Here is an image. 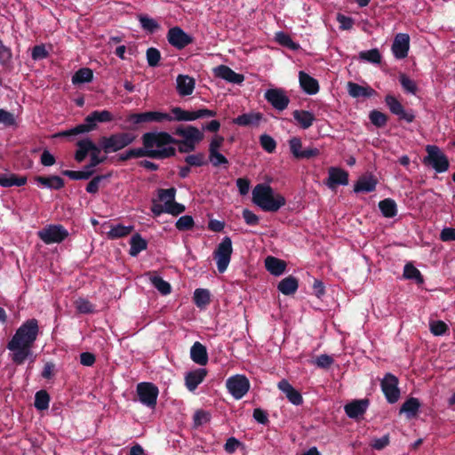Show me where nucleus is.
Masks as SVG:
<instances>
[{
  "label": "nucleus",
  "instance_id": "4be33fe9",
  "mask_svg": "<svg viewBox=\"0 0 455 455\" xmlns=\"http://www.w3.org/2000/svg\"><path fill=\"white\" fill-rule=\"evenodd\" d=\"M263 119V115L259 112L244 113L233 119V124L238 126H257Z\"/></svg>",
  "mask_w": 455,
  "mask_h": 455
},
{
  "label": "nucleus",
  "instance_id": "603ef678",
  "mask_svg": "<svg viewBox=\"0 0 455 455\" xmlns=\"http://www.w3.org/2000/svg\"><path fill=\"white\" fill-rule=\"evenodd\" d=\"M209 160L211 164L215 166H224L227 167L228 165V158L222 155L220 151L209 152Z\"/></svg>",
  "mask_w": 455,
  "mask_h": 455
},
{
  "label": "nucleus",
  "instance_id": "aec40b11",
  "mask_svg": "<svg viewBox=\"0 0 455 455\" xmlns=\"http://www.w3.org/2000/svg\"><path fill=\"white\" fill-rule=\"evenodd\" d=\"M76 147L77 149L75 154V159L78 163H82L92 151H98V146L90 138L78 140Z\"/></svg>",
  "mask_w": 455,
  "mask_h": 455
},
{
  "label": "nucleus",
  "instance_id": "c03bdc74",
  "mask_svg": "<svg viewBox=\"0 0 455 455\" xmlns=\"http://www.w3.org/2000/svg\"><path fill=\"white\" fill-rule=\"evenodd\" d=\"M94 171L88 169V166H84L82 171H64L63 174L68 176L71 180H88Z\"/></svg>",
  "mask_w": 455,
  "mask_h": 455
},
{
  "label": "nucleus",
  "instance_id": "f3484780",
  "mask_svg": "<svg viewBox=\"0 0 455 455\" xmlns=\"http://www.w3.org/2000/svg\"><path fill=\"white\" fill-rule=\"evenodd\" d=\"M409 48V35L404 33L397 34L392 44V52L394 56L398 60L404 59L408 55Z\"/></svg>",
  "mask_w": 455,
  "mask_h": 455
},
{
  "label": "nucleus",
  "instance_id": "5fc2aeb1",
  "mask_svg": "<svg viewBox=\"0 0 455 455\" xmlns=\"http://www.w3.org/2000/svg\"><path fill=\"white\" fill-rule=\"evenodd\" d=\"M172 113L173 115L172 116V121H193L192 111H186L179 107H175L172 109Z\"/></svg>",
  "mask_w": 455,
  "mask_h": 455
},
{
  "label": "nucleus",
  "instance_id": "0eeeda50",
  "mask_svg": "<svg viewBox=\"0 0 455 455\" xmlns=\"http://www.w3.org/2000/svg\"><path fill=\"white\" fill-rule=\"evenodd\" d=\"M233 252L232 241L229 236L222 238L213 251V258L216 260L217 269L220 273H224L231 260Z\"/></svg>",
  "mask_w": 455,
  "mask_h": 455
},
{
  "label": "nucleus",
  "instance_id": "8fccbe9b",
  "mask_svg": "<svg viewBox=\"0 0 455 455\" xmlns=\"http://www.w3.org/2000/svg\"><path fill=\"white\" fill-rule=\"evenodd\" d=\"M429 329L433 335L443 336L448 331V325L441 320H431L429 322Z\"/></svg>",
  "mask_w": 455,
  "mask_h": 455
},
{
  "label": "nucleus",
  "instance_id": "4468645a",
  "mask_svg": "<svg viewBox=\"0 0 455 455\" xmlns=\"http://www.w3.org/2000/svg\"><path fill=\"white\" fill-rule=\"evenodd\" d=\"M264 97L267 101L278 111L284 110L290 103V99L286 95L285 92L279 88L267 90Z\"/></svg>",
  "mask_w": 455,
  "mask_h": 455
},
{
  "label": "nucleus",
  "instance_id": "79ce46f5",
  "mask_svg": "<svg viewBox=\"0 0 455 455\" xmlns=\"http://www.w3.org/2000/svg\"><path fill=\"white\" fill-rule=\"evenodd\" d=\"M275 39L279 44L285 46L291 50L295 51L299 48V44L292 41L291 37L283 31L275 33Z\"/></svg>",
  "mask_w": 455,
  "mask_h": 455
},
{
  "label": "nucleus",
  "instance_id": "cd10ccee",
  "mask_svg": "<svg viewBox=\"0 0 455 455\" xmlns=\"http://www.w3.org/2000/svg\"><path fill=\"white\" fill-rule=\"evenodd\" d=\"M190 357L196 363L205 365L208 363L206 347L198 341L195 342L190 349Z\"/></svg>",
  "mask_w": 455,
  "mask_h": 455
},
{
  "label": "nucleus",
  "instance_id": "49530a36",
  "mask_svg": "<svg viewBox=\"0 0 455 455\" xmlns=\"http://www.w3.org/2000/svg\"><path fill=\"white\" fill-rule=\"evenodd\" d=\"M403 276L406 279L415 280L419 283H423L422 275L419 269H417L412 264L408 263L403 268Z\"/></svg>",
  "mask_w": 455,
  "mask_h": 455
},
{
  "label": "nucleus",
  "instance_id": "680f3d73",
  "mask_svg": "<svg viewBox=\"0 0 455 455\" xmlns=\"http://www.w3.org/2000/svg\"><path fill=\"white\" fill-rule=\"evenodd\" d=\"M147 156L145 147L142 148H132L126 151L124 155H122L121 159L122 160H127L130 158H139V157H144Z\"/></svg>",
  "mask_w": 455,
  "mask_h": 455
},
{
  "label": "nucleus",
  "instance_id": "bf43d9fd",
  "mask_svg": "<svg viewBox=\"0 0 455 455\" xmlns=\"http://www.w3.org/2000/svg\"><path fill=\"white\" fill-rule=\"evenodd\" d=\"M147 61L150 67H156L160 61L161 54L160 52L156 48H148L147 50Z\"/></svg>",
  "mask_w": 455,
  "mask_h": 455
},
{
  "label": "nucleus",
  "instance_id": "ea45409f",
  "mask_svg": "<svg viewBox=\"0 0 455 455\" xmlns=\"http://www.w3.org/2000/svg\"><path fill=\"white\" fill-rule=\"evenodd\" d=\"M139 21L141 28L148 33H155L160 28V24L155 19L148 15H140Z\"/></svg>",
  "mask_w": 455,
  "mask_h": 455
},
{
  "label": "nucleus",
  "instance_id": "5701e85b",
  "mask_svg": "<svg viewBox=\"0 0 455 455\" xmlns=\"http://www.w3.org/2000/svg\"><path fill=\"white\" fill-rule=\"evenodd\" d=\"M195 86V79L188 75H179L176 78V89L180 96L191 95Z\"/></svg>",
  "mask_w": 455,
  "mask_h": 455
},
{
  "label": "nucleus",
  "instance_id": "6ab92c4d",
  "mask_svg": "<svg viewBox=\"0 0 455 455\" xmlns=\"http://www.w3.org/2000/svg\"><path fill=\"white\" fill-rule=\"evenodd\" d=\"M368 406V399L354 400L345 405L344 411L348 418L356 419L365 413Z\"/></svg>",
  "mask_w": 455,
  "mask_h": 455
},
{
  "label": "nucleus",
  "instance_id": "0e129e2a",
  "mask_svg": "<svg viewBox=\"0 0 455 455\" xmlns=\"http://www.w3.org/2000/svg\"><path fill=\"white\" fill-rule=\"evenodd\" d=\"M211 415L204 411H197L193 417L194 426L199 427L210 421Z\"/></svg>",
  "mask_w": 455,
  "mask_h": 455
},
{
  "label": "nucleus",
  "instance_id": "9d476101",
  "mask_svg": "<svg viewBox=\"0 0 455 455\" xmlns=\"http://www.w3.org/2000/svg\"><path fill=\"white\" fill-rule=\"evenodd\" d=\"M136 391L139 401L145 406L154 409L156 405L159 390L156 386L149 382H141L137 385Z\"/></svg>",
  "mask_w": 455,
  "mask_h": 455
},
{
  "label": "nucleus",
  "instance_id": "39448f33",
  "mask_svg": "<svg viewBox=\"0 0 455 455\" xmlns=\"http://www.w3.org/2000/svg\"><path fill=\"white\" fill-rule=\"evenodd\" d=\"M136 139L132 132H116L100 139V147L107 154L116 153L131 145Z\"/></svg>",
  "mask_w": 455,
  "mask_h": 455
},
{
  "label": "nucleus",
  "instance_id": "864d4df0",
  "mask_svg": "<svg viewBox=\"0 0 455 455\" xmlns=\"http://www.w3.org/2000/svg\"><path fill=\"white\" fill-rule=\"evenodd\" d=\"M399 81L402 87L407 93L416 94L418 88L416 83L413 80H411L406 75H401L399 76Z\"/></svg>",
  "mask_w": 455,
  "mask_h": 455
},
{
  "label": "nucleus",
  "instance_id": "69168bd1",
  "mask_svg": "<svg viewBox=\"0 0 455 455\" xmlns=\"http://www.w3.org/2000/svg\"><path fill=\"white\" fill-rule=\"evenodd\" d=\"M76 308L82 314H89L94 310L93 305L84 299L76 300Z\"/></svg>",
  "mask_w": 455,
  "mask_h": 455
},
{
  "label": "nucleus",
  "instance_id": "a18cd8bd",
  "mask_svg": "<svg viewBox=\"0 0 455 455\" xmlns=\"http://www.w3.org/2000/svg\"><path fill=\"white\" fill-rule=\"evenodd\" d=\"M50 403V396L44 390H40L36 393L34 405L38 411H44L48 409Z\"/></svg>",
  "mask_w": 455,
  "mask_h": 455
},
{
  "label": "nucleus",
  "instance_id": "6e6552de",
  "mask_svg": "<svg viewBox=\"0 0 455 455\" xmlns=\"http://www.w3.org/2000/svg\"><path fill=\"white\" fill-rule=\"evenodd\" d=\"M175 134L181 136L180 151H190L195 148L196 143L200 142L203 139V132L194 126H182L180 125L175 130Z\"/></svg>",
  "mask_w": 455,
  "mask_h": 455
},
{
  "label": "nucleus",
  "instance_id": "b1692460",
  "mask_svg": "<svg viewBox=\"0 0 455 455\" xmlns=\"http://www.w3.org/2000/svg\"><path fill=\"white\" fill-rule=\"evenodd\" d=\"M207 371L205 369H196L188 372L185 376V384L189 391H194L204 381Z\"/></svg>",
  "mask_w": 455,
  "mask_h": 455
},
{
  "label": "nucleus",
  "instance_id": "2eb2a0df",
  "mask_svg": "<svg viewBox=\"0 0 455 455\" xmlns=\"http://www.w3.org/2000/svg\"><path fill=\"white\" fill-rule=\"evenodd\" d=\"M167 40L171 45L181 50L193 42V37L187 34L181 28L173 27L167 32Z\"/></svg>",
  "mask_w": 455,
  "mask_h": 455
},
{
  "label": "nucleus",
  "instance_id": "a19ab883",
  "mask_svg": "<svg viewBox=\"0 0 455 455\" xmlns=\"http://www.w3.org/2000/svg\"><path fill=\"white\" fill-rule=\"evenodd\" d=\"M132 226L117 224L111 227L110 230L108 232V236L111 239L124 237L128 235L132 232Z\"/></svg>",
  "mask_w": 455,
  "mask_h": 455
},
{
  "label": "nucleus",
  "instance_id": "dca6fc26",
  "mask_svg": "<svg viewBox=\"0 0 455 455\" xmlns=\"http://www.w3.org/2000/svg\"><path fill=\"white\" fill-rule=\"evenodd\" d=\"M331 189H335L337 186H346L348 184V173L339 167H331L328 171V179L325 182Z\"/></svg>",
  "mask_w": 455,
  "mask_h": 455
},
{
  "label": "nucleus",
  "instance_id": "37998d69",
  "mask_svg": "<svg viewBox=\"0 0 455 455\" xmlns=\"http://www.w3.org/2000/svg\"><path fill=\"white\" fill-rule=\"evenodd\" d=\"M130 254L137 256L141 251L147 248V242L140 235H135L131 239Z\"/></svg>",
  "mask_w": 455,
  "mask_h": 455
},
{
  "label": "nucleus",
  "instance_id": "7c9ffc66",
  "mask_svg": "<svg viewBox=\"0 0 455 455\" xmlns=\"http://www.w3.org/2000/svg\"><path fill=\"white\" fill-rule=\"evenodd\" d=\"M35 180L38 185L50 189L58 190L64 186V180L56 175L49 177L37 176L36 177Z\"/></svg>",
  "mask_w": 455,
  "mask_h": 455
},
{
  "label": "nucleus",
  "instance_id": "4c0bfd02",
  "mask_svg": "<svg viewBox=\"0 0 455 455\" xmlns=\"http://www.w3.org/2000/svg\"><path fill=\"white\" fill-rule=\"evenodd\" d=\"M93 72L91 68H83L77 70L72 76V83L79 84L84 83H90L92 81Z\"/></svg>",
  "mask_w": 455,
  "mask_h": 455
},
{
  "label": "nucleus",
  "instance_id": "7ed1b4c3",
  "mask_svg": "<svg viewBox=\"0 0 455 455\" xmlns=\"http://www.w3.org/2000/svg\"><path fill=\"white\" fill-rule=\"evenodd\" d=\"M177 190L175 188L167 189L158 188L156 198L152 199L151 212L155 216L168 213L177 216L185 212V206L175 201Z\"/></svg>",
  "mask_w": 455,
  "mask_h": 455
},
{
  "label": "nucleus",
  "instance_id": "f704fd0d",
  "mask_svg": "<svg viewBox=\"0 0 455 455\" xmlns=\"http://www.w3.org/2000/svg\"><path fill=\"white\" fill-rule=\"evenodd\" d=\"M143 123H162L164 121H172V115L160 111L143 112Z\"/></svg>",
  "mask_w": 455,
  "mask_h": 455
},
{
  "label": "nucleus",
  "instance_id": "09e8293b",
  "mask_svg": "<svg viewBox=\"0 0 455 455\" xmlns=\"http://www.w3.org/2000/svg\"><path fill=\"white\" fill-rule=\"evenodd\" d=\"M359 58L370 63L379 64L381 61V55L378 49L363 51L359 53Z\"/></svg>",
  "mask_w": 455,
  "mask_h": 455
},
{
  "label": "nucleus",
  "instance_id": "a211bd4d",
  "mask_svg": "<svg viewBox=\"0 0 455 455\" xmlns=\"http://www.w3.org/2000/svg\"><path fill=\"white\" fill-rule=\"evenodd\" d=\"M213 73L215 76L235 84H241L244 80L243 75L235 73L229 67L225 65L216 67L213 69Z\"/></svg>",
  "mask_w": 455,
  "mask_h": 455
},
{
  "label": "nucleus",
  "instance_id": "e2e57ef3",
  "mask_svg": "<svg viewBox=\"0 0 455 455\" xmlns=\"http://www.w3.org/2000/svg\"><path fill=\"white\" fill-rule=\"evenodd\" d=\"M370 120L377 127H382L387 123V116L378 110H372L370 113Z\"/></svg>",
  "mask_w": 455,
  "mask_h": 455
},
{
  "label": "nucleus",
  "instance_id": "e433bc0d",
  "mask_svg": "<svg viewBox=\"0 0 455 455\" xmlns=\"http://www.w3.org/2000/svg\"><path fill=\"white\" fill-rule=\"evenodd\" d=\"M419 407L420 403L419 399L411 397L403 403L400 409V413H404L407 418L411 419L417 414Z\"/></svg>",
  "mask_w": 455,
  "mask_h": 455
},
{
  "label": "nucleus",
  "instance_id": "c756f323",
  "mask_svg": "<svg viewBox=\"0 0 455 455\" xmlns=\"http://www.w3.org/2000/svg\"><path fill=\"white\" fill-rule=\"evenodd\" d=\"M292 116L296 123L304 130L312 126L315 120L314 114L307 110H295Z\"/></svg>",
  "mask_w": 455,
  "mask_h": 455
},
{
  "label": "nucleus",
  "instance_id": "6e6d98bb",
  "mask_svg": "<svg viewBox=\"0 0 455 455\" xmlns=\"http://www.w3.org/2000/svg\"><path fill=\"white\" fill-rule=\"evenodd\" d=\"M194 220L190 215L181 216L175 223L176 228L180 231L189 230L194 227Z\"/></svg>",
  "mask_w": 455,
  "mask_h": 455
},
{
  "label": "nucleus",
  "instance_id": "bb28decb",
  "mask_svg": "<svg viewBox=\"0 0 455 455\" xmlns=\"http://www.w3.org/2000/svg\"><path fill=\"white\" fill-rule=\"evenodd\" d=\"M114 120L113 114L108 110H95L85 117V122L92 124L93 130L97 126V123H108Z\"/></svg>",
  "mask_w": 455,
  "mask_h": 455
},
{
  "label": "nucleus",
  "instance_id": "9b49d317",
  "mask_svg": "<svg viewBox=\"0 0 455 455\" xmlns=\"http://www.w3.org/2000/svg\"><path fill=\"white\" fill-rule=\"evenodd\" d=\"M226 386L232 396L238 400L243 398L249 391L250 382L244 375L237 374L229 377L226 381Z\"/></svg>",
  "mask_w": 455,
  "mask_h": 455
},
{
  "label": "nucleus",
  "instance_id": "4d7b16f0",
  "mask_svg": "<svg viewBox=\"0 0 455 455\" xmlns=\"http://www.w3.org/2000/svg\"><path fill=\"white\" fill-rule=\"evenodd\" d=\"M259 143L267 153H273L276 148L275 140L267 134H262L259 137Z\"/></svg>",
  "mask_w": 455,
  "mask_h": 455
},
{
  "label": "nucleus",
  "instance_id": "393cba45",
  "mask_svg": "<svg viewBox=\"0 0 455 455\" xmlns=\"http://www.w3.org/2000/svg\"><path fill=\"white\" fill-rule=\"evenodd\" d=\"M299 80L300 87L306 93L313 95L318 92L319 84L317 80L310 76L308 74L304 71H299Z\"/></svg>",
  "mask_w": 455,
  "mask_h": 455
},
{
  "label": "nucleus",
  "instance_id": "c9c22d12",
  "mask_svg": "<svg viewBox=\"0 0 455 455\" xmlns=\"http://www.w3.org/2000/svg\"><path fill=\"white\" fill-rule=\"evenodd\" d=\"M379 208L386 218H393L397 214V205L395 200L386 198L379 203Z\"/></svg>",
  "mask_w": 455,
  "mask_h": 455
},
{
  "label": "nucleus",
  "instance_id": "412c9836",
  "mask_svg": "<svg viewBox=\"0 0 455 455\" xmlns=\"http://www.w3.org/2000/svg\"><path fill=\"white\" fill-rule=\"evenodd\" d=\"M278 388L286 395L290 403L294 405H300L303 398L299 391H297L286 379H282L277 384Z\"/></svg>",
  "mask_w": 455,
  "mask_h": 455
},
{
  "label": "nucleus",
  "instance_id": "774afa93",
  "mask_svg": "<svg viewBox=\"0 0 455 455\" xmlns=\"http://www.w3.org/2000/svg\"><path fill=\"white\" fill-rule=\"evenodd\" d=\"M47 56L48 52L43 44L36 45L32 49L31 57L34 60L45 59Z\"/></svg>",
  "mask_w": 455,
  "mask_h": 455
},
{
  "label": "nucleus",
  "instance_id": "1a4fd4ad",
  "mask_svg": "<svg viewBox=\"0 0 455 455\" xmlns=\"http://www.w3.org/2000/svg\"><path fill=\"white\" fill-rule=\"evenodd\" d=\"M38 237L46 244L60 243L68 236V231L61 225H47L37 232Z\"/></svg>",
  "mask_w": 455,
  "mask_h": 455
},
{
  "label": "nucleus",
  "instance_id": "f257e3e1",
  "mask_svg": "<svg viewBox=\"0 0 455 455\" xmlns=\"http://www.w3.org/2000/svg\"><path fill=\"white\" fill-rule=\"evenodd\" d=\"M39 327L36 319L24 322L15 331L7 343L12 361L16 364H23L27 360L35 361L32 347L38 336Z\"/></svg>",
  "mask_w": 455,
  "mask_h": 455
},
{
  "label": "nucleus",
  "instance_id": "de8ad7c7",
  "mask_svg": "<svg viewBox=\"0 0 455 455\" xmlns=\"http://www.w3.org/2000/svg\"><path fill=\"white\" fill-rule=\"evenodd\" d=\"M194 301L199 307H205L210 302V292L206 289H196L194 292Z\"/></svg>",
  "mask_w": 455,
  "mask_h": 455
},
{
  "label": "nucleus",
  "instance_id": "052dcab7",
  "mask_svg": "<svg viewBox=\"0 0 455 455\" xmlns=\"http://www.w3.org/2000/svg\"><path fill=\"white\" fill-rule=\"evenodd\" d=\"M385 102L391 113L395 116L397 113L401 112V109L403 108V105L392 95H387Z\"/></svg>",
  "mask_w": 455,
  "mask_h": 455
},
{
  "label": "nucleus",
  "instance_id": "72a5a7b5",
  "mask_svg": "<svg viewBox=\"0 0 455 455\" xmlns=\"http://www.w3.org/2000/svg\"><path fill=\"white\" fill-rule=\"evenodd\" d=\"M27 182L25 176L18 177L13 173H0V186L10 188L12 186L21 187Z\"/></svg>",
  "mask_w": 455,
  "mask_h": 455
},
{
  "label": "nucleus",
  "instance_id": "2f4dec72",
  "mask_svg": "<svg viewBox=\"0 0 455 455\" xmlns=\"http://www.w3.org/2000/svg\"><path fill=\"white\" fill-rule=\"evenodd\" d=\"M377 186V180L373 176H363L361 177L355 185V192H372L375 190Z\"/></svg>",
  "mask_w": 455,
  "mask_h": 455
},
{
  "label": "nucleus",
  "instance_id": "3c124183",
  "mask_svg": "<svg viewBox=\"0 0 455 455\" xmlns=\"http://www.w3.org/2000/svg\"><path fill=\"white\" fill-rule=\"evenodd\" d=\"M91 126H92L91 124L86 123L84 121V124H78L70 130H68V131H65V132L60 133L59 135L60 136H68V135H76V134L86 133L91 131H93V128H91Z\"/></svg>",
  "mask_w": 455,
  "mask_h": 455
},
{
  "label": "nucleus",
  "instance_id": "423d86ee",
  "mask_svg": "<svg viewBox=\"0 0 455 455\" xmlns=\"http://www.w3.org/2000/svg\"><path fill=\"white\" fill-rule=\"evenodd\" d=\"M427 156L423 159L425 165L433 168L437 173L448 171L450 163L444 153L435 145L426 147Z\"/></svg>",
  "mask_w": 455,
  "mask_h": 455
},
{
  "label": "nucleus",
  "instance_id": "ddd939ff",
  "mask_svg": "<svg viewBox=\"0 0 455 455\" xmlns=\"http://www.w3.org/2000/svg\"><path fill=\"white\" fill-rule=\"evenodd\" d=\"M381 389L388 403H395L398 401L400 391L398 388V379L395 376L387 373L381 380Z\"/></svg>",
  "mask_w": 455,
  "mask_h": 455
},
{
  "label": "nucleus",
  "instance_id": "f03ea898",
  "mask_svg": "<svg viewBox=\"0 0 455 455\" xmlns=\"http://www.w3.org/2000/svg\"><path fill=\"white\" fill-rule=\"evenodd\" d=\"M147 156L155 159H164L175 155L174 146L178 143L172 135L165 132H148L141 137Z\"/></svg>",
  "mask_w": 455,
  "mask_h": 455
},
{
  "label": "nucleus",
  "instance_id": "20e7f679",
  "mask_svg": "<svg viewBox=\"0 0 455 455\" xmlns=\"http://www.w3.org/2000/svg\"><path fill=\"white\" fill-rule=\"evenodd\" d=\"M252 202L265 212H275L285 204V198L267 184H258L252 190Z\"/></svg>",
  "mask_w": 455,
  "mask_h": 455
},
{
  "label": "nucleus",
  "instance_id": "c85d7f7f",
  "mask_svg": "<svg viewBox=\"0 0 455 455\" xmlns=\"http://www.w3.org/2000/svg\"><path fill=\"white\" fill-rule=\"evenodd\" d=\"M265 267L270 274L279 276L285 271L286 263L282 259L268 256L265 259Z\"/></svg>",
  "mask_w": 455,
  "mask_h": 455
},
{
  "label": "nucleus",
  "instance_id": "a878e982",
  "mask_svg": "<svg viewBox=\"0 0 455 455\" xmlns=\"http://www.w3.org/2000/svg\"><path fill=\"white\" fill-rule=\"evenodd\" d=\"M348 94L353 98H370L376 94V92L370 86H363L354 82L347 84Z\"/></svg>",
  "mask_w": 455,
  "mask_h": 455
},
{
  "label": "nucleus",
  "instance_id": "338daca9",
  "mask_svg": "<svg viewBox=\"0 0 455 455\" xmlns=\"http://www.w3.org/2000/svg\"><path fill=\"white\" fill-rule=\"evenodd\" d=\"M12 57V51L9 47L5 46L2 41H0V64H8Z\"/></svg>",
  "mask_w": 455,
  "mask_h": 455
},
{
  "label": "nucleus",
  "instance_id": "58836bf2",
  "mask_svg": "<svg viewBox=\"0 0 455 455\" xmlns=\"http://www.w3.org/2000/svg\"><path fill=\"white\" fill-rule=\"evenodd\" d=\"M150 283L156 288L161 294L167 295L171 293L172 288L168 282L164 281L159 275H151L149 277Z\"/></svg>",
  "mask_w": 455,
  "mask_h": 455
},
{
  "label": "nucleus",
  "instance_id": "f8f14e48",
  "mask_svg": "<svg viewBox=\"0 0 455 455\" xmlns=\"http://www.w3.org/2000/svg\"><path fill=\"white\" fill-rule=\"evenodd\" d=\"M289 148L291 155L296 159H311L320 154V150L315 147L302 148V141L299 137H292L289 140Z\"/></svg>",
  "mask_w": 455,
  "mask_h": 455
},
{
  "label": "nucleus",
  "instance_id": "13d9d810",
  "mask_svg": "<svg viewBox=\"0 0 455 455\" xmlns=\"http://www.w3.org/2000/svg\"><path fill=\"white\" fill-rule=\"evenodd\" d=\"M185 162L190 166H203L206 164L205 156L202 153L188 155L185 157Z\"/></svg>",
  "mask_w": 455,
  "mask_h": 455
},
{
  "label": "nucleus",
  "instance_id": "473e14b6",
  "mask_svg": "<svg viewBox=\"0 0 455 455\" xmlns=\"http://www.w3.org/2000/svg\"><path fill=\"white\" fill-rule=\"evenodd\" d=\"M298 287V280L294 276L289 275L279 282L277 289L283 295H291L296 292Z\"/></svg>",
  "mask_w": 455,
  "mask_h": 455
}]
</instances>
